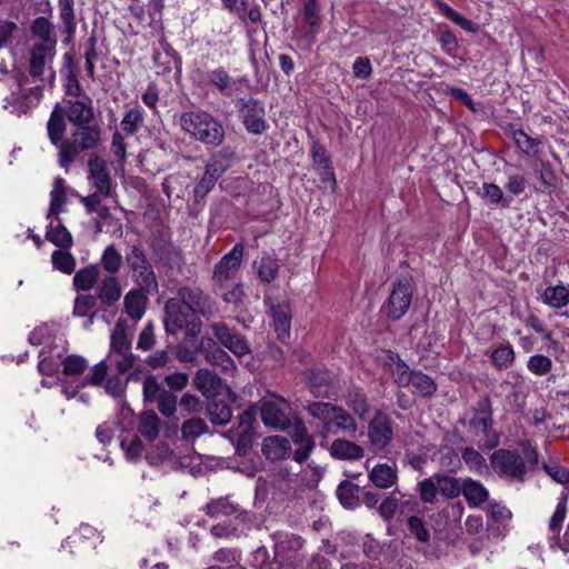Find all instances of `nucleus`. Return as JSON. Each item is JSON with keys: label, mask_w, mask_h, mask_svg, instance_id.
Returning a JSON list of instances; mask_svg holds the SVG:
<instances>
[{"label": "nucleus", "mask_w": 569, "mask_h": 569, "mask_svg": "<svg viewBox=\"0 0 569 569\" xmlns=\"http://www.w3.org/2000/svg\"><path fill=\"white\" fill-rule=\"evenodd\" d=\"M52 264L63 273L71 274L76 269V260L70 251H52Z\"/></svg>", "instance_id": "bf43d9fd"}, {"label": "nucleus", "mask_w": 569, "mask_h": 569, "mask_svg": "<svg viewBox=\"0 0 569 569\" xmlns=\"http://www.w3.org/2000/svg\"><path fill=\"white\" fill-rule=\"evenodd\" d=\"M243 259V251H229L214 266L212 273L213 291L219 293L224 287V282L231 280L238 273Z\"/></svg>", "instance_id": "ddd939ff"}, {"label": "nucleus", "mask_w": 569, "mask_h": 569, "mask_svg": "<svg viewBox=\"0 0 569 569\" xmlns=\"http://www.w3.org/2000/svg\"><path fill=\"white\" fill-rule=\"evenodd\" d=\"M528 370L536 376H545L552 369V361L545 355L531 356L527 362Z\"/></svg>", "instance_id": "e2e57ef3"}, {"label": "nucleus", "mask_w": 569, "mask_h": 569, "mask_svg": "<svg viewBox=\"0 0 569 569\" xmlns=\"http://www.w3.org/2000/svg\"><path fill=\"white\" fill-rule=\"evenodd\" d=\"M461 458L470 470L481 473L487 469L485 457L472 447H466L461 451Z\"/></svg>", "instance_id": "4d7b16f0"}, {"label": "nucleus", "mask_w": 569, "mask_h": 569, "mask_svg": "<svg viewBox=\"0 0 569 569\" xmlns=\"http://www.w3.org/2000/svg\"><path fill=\"white\" fill-rule=\"evenodd\" d=\"M473 417L469 421V426L483 435H487L493 426L492 402L488 395L479 398L473 409Z\"/></svg>", "instance_id": "6ab92c4d"}, {"label": "nucleus", "mask_w": 569, "mask_h": 569, "mask_svg": "<svg viewBox=\"0 0 569 569\" xmlns=\"http://www.w3.org/2000/svg\"><path fill=\"white\" fill-rule=\"evenodd\" d=\"M491 362L498 369L509 368L515 361V351L510 345H500L491 352Z\"/></svg>", "instance_id": "603ef678"}, {"label": "nucleus", "mask_w": 569, "mask_h": 569, "mask_svg": "<svg viewBox=\"0 0 569 569\" xmlns=\"http://www.w3.org/2000/svg\"><path fill=\"white\" fill-rule=\"evenodd\" d=\"M206 77L208 83L214 87L222 96H230L233 80L223 67L208 71Z\"/></svg>", "instance_id": "58836bf2"}, {"label": "nucleus", "mask_w": 569, "mask_h": 569, "mask_svg": "<svg viewBox=\"0 0 569 569\" xmlns=\"http://www.w3.org/2000/svg\"><path fill=\"white\" fill-rule=\"evenodd\" d=\"M369 481L378 489H389L398 482V469L396 463H377L368 470Z\"/></svg>", "instance_id": "5701e85b"}, {"label": "nucleus", "mask_w": 569, "mask_h": 569, "mask_svg": "<svg viewBox=\"0 0 569 569\" xmlns=\"http://www.w3.org/2000/svg\"><path fill=\"white\" fill-rule=\"evenodd\" d=\"M234 104L241 123L249 133L260 136L269 129L263 101L253 97H240L237 98Z\"/></svg>", "instance_id": "20e7f679"}, {"label": "nucleus", "mask_w": 569, "mask_h": 569, "mask_svg": "<svg viewBox=\"0 0 569 569\" xmlns=\"http://www.w3.org/2000/svg\"><path fill=\"white\" fill-rule=\"evenodd\" d=\"M418 492L420 500L423 503H435L437 500V495L439 493L438 482L435 479V475L429 478L421 480L418 483Z\"/></svg>", "instance_id": "5fc2aeb1"}, {"label": "nucleus", "mask_w": 569, "mask_h": 569, "mask_svg": "<svg viewBox=\"0 0 569 569\" xmlns=\"http://www.w3.org/2000/svg\"><path fill=\"white\" fill-rule=\"evenodd\" d=\"M143 113L140 107L131 108L128 110L121 121L122 130L127 134H134L138 131L139 124L142 122Z\"/></svg>", "instance_id": "680f3d73"}, {"label": "nucleus", "mask_w": 569, "mask_h": 569, "mask_svg": "<svg viewBox=\"0 0 569 569\" xmlns=\"http://www.w3.org/2000/svg\"><path fill=\"white\" fill-rule=\"evenodd\" d=\"M330 455L340 460H357L365 456V450L356 442L336 439L330 446Z\"/></svg>", "instance_id": "c85d7f7f"}, {"label": "nucleus", "mask_w": 569, "mask_h": 569, "mask_svg": "<svg viewBox=\"0 0 569 569\" xmlns=\"http://www.w3.org/2000/svg\"><path fill=\"white\" fill-rule=\"evenodd\" d=\"M162 191L167 196L169 202L172 197L180 198L183 187V177L179 173L167 176L162 181Z\"/></svg>", "instance_id": "052dcab7"}, {"label": "nucleus", "mask_w": 569, "mask_h": 569, "mask_svg": "<svg viewBox=\"0 0 569 569\" xmlns=\"http://www.w3.org/2000/svg\"><path fill=\"white\" fill-rule=\"evenodd\" d=\"M437 41L446 54L456 58L459 48L458 39L449 28H446L439 33Z\"/></svg>", "instance_id": "0e129e2a"}, {"label": "nucleus", "mask_w": 569, "mask_h": 569, "mask_svg": "<svg viewBox=\"0 0 569 569\" xmlns=\"http://www.w3.org/2000/svg\"><path fill=\"white\" fill-rule=\"evenodd\" d=\"M88 179L102 197L112 193V181L107 162L98 154H91L88 160Z\"/></svg>", "instance_id": "2eb2a0df"}, {"label": "nucleus", "mask_w": 569, "mask_h": 569, "mask_svg": "<svg viewBox=\"0 0 569 569\" xmlns=\"http://www.w3.org/2000/svg\"><path fill=\"white\" fill-rule=\"evenodd\" d=\"M142 396L146 403H157L160 413L167 418L177 411L178 398L167 390L154 375H147L142 383Z\"/></svg>", "instance_id": "39448f33"}, {"label": "nucleus", "mask_w": 569, "mask_h": 569, "mask_svg": "<svg viewBox=\"0 0 569 569\" xmlns=\"http://www.w3.org/2000/svg\"><path fill=\"white\" fill-rule=\"evenodd\" d=\"M337 407L330 402L312 401L307 406V411L330 428Z\"/></svg>", "instance_id": "49530a36"}, {"label": "nucleus", "mask_w": 569, "mask_h": 569, "mask_svg": "<svg viewBox=\"0 0 569 569\" xmlns=\"http://www.w3.org/2000/svg\"><path fill=\"white\" fill-rule=\"evenodd\" d=\"M490 463L499 476L523 482L527 468L523 458L516 450L498 449L490 456Z\"/></svg>", "instance_id": "0eeeda50"}, {"label": "nucleus", "mask_w": 569, "mask_h": 569, "mask_svg": "<svg viewBox=\"0 0 569 569\" xmlns=\"http://www.w3.org/2000/svg\"><path fill=\"white\" fill-rule=\"evenodd\" d=\"M289 409V403L283 398L263 401L260 408L261 420L266 427L287 430L291 428V419L287 412Z\"/></svg>", "instance_id": "f8f14e48"}, {"label": "nucleus", "mask_w": 569, "mask_h": 569, "mask_svg": "<svg viewBox=\"0 0 569 569\" xmlns=\"http://www.w3.org/2000/svg\"><path fill=\"white\" fill-rule=\"evenodd\" d=\"M462 488L461 495H463L469 507H479L489 499V491L478 480L469 477L465 478Z\"/></svg>", "instance_id": "cd10ccee"}, {"label": "nucleus", "mask_w": 569, "mask_h": 569, "mask_svg": "<svg viewBox=\"0 0 569 569\" xmlns=\"http://www.w3.org/2000/svg\"><path fill=\"white\" fill-rule=\"evenodd\" d=\"M63 373L67 376H81L88 368V361L86 358L78 355H69L63 361Z\"/></svg>", "instance_id": "6e6d98bb"}, {"label": "nucleus", "mask_w": 569, "mask_h": 569, "mask_svg": "<svg viewBox=\"0 0 569 569\" xmlns=\"http://www.w3.org/2000/svg\"><path fill=\"white\" fill-rule=\"evenodd\" d=\"M253 267L258 278L262 282L270 283L273 281L280 270V262L274 253L264 252L259 259H256Z\"/></svg>", "instance_id": "bb28decb"}, {"label": "nucleus", "mask_w": 569, "mask_h": 569, "mask_svg": "<svg viewBox=\"0 0 569 569\" xmlns=\"http://www.w3.org/2000/svg\"><path fill=\"white\" fill-rule=\"evenodd\" d=\"M399 507V500L396 497V492L388 495L378 506L379 516L387 522L391 521Z\"/></svg>", "instance_id": "338daca9"}, {"label": "nucleus", "mask_w": 569, "mask_h": 569, "mask_svg": "<svg viewBox=\"0 0 569 569\" xmlns=\"http://www.w3.org/2000/svg\"><path fill=\"white\" fill-rule=\"evenodd\" d=\"M509 131L516 146L523 153L529 156L537 152V147L540 144L539 139L530 137L522 129L516 128L515 124L509 126Z\"/></svg>", "instance_id": "37998d69"}, {"label": "nucleus", "mask_w": 569, "mask_h": 569, "mask_svg": "<svg viewBox=\"0 0 569 569\" xmlns=\"http://www.w3.org/2000/svg\"><path fill=\"white\" fill-rule=\"evenodd\" d=\"M138 431L148 441L157 439L160 431V419L154 410H144L139 415Z\"/></svg>", "instance_id": "7c9ffc66"}, {"label": "nucleus", "mask_w": 569, "mask_h": 569, "mask_svg": "<svg viewBox=\"0 0 569 569\" xmlns=\"http://www.w3.org/2000/svg\"><path fill=\"white\" fill-rule=\"evenodd\" d=\"M57 53V47L34 43L30 51L29 74L33 78H41L47 61H51Z\"/></svg>", "instance_id": "b1692460"}, {"label": "nucleus", "mask_w": 569, "mask_h": 569, "mask_svg": "<svg viewBox=\"0 0 569 569\" xmlns=\"http://www.w3.org/2000/svg\"><path fill=\"white\" fill-rule=\"evenodd\" d=\"M26 81L27 76L19 73L17 76L18 90L13 91L7 99L8 103L13 107V112L18 116L27 114L32 107L39 103L43 94L40 86L23 88Z\"/></svg>", "instance_id": "9d476101"}, {"label": "nucleus", "mask_w": 569, "mask_h": 569, "mask_svg": "<svg viewBox=\"0 0 569 569\" xmlns=\"http://www.w3.org/2000/svg\"><path fill=\"white\" fill-rule=\"evenodd\" d=\"M63 103L62 111L73 127L94 122L92 99L89 96H84L83 99L63 100Z\"/></svg>", "instance_id": "4468645a"}, {"label": "nucleus", "mask_w": 569, "mask_h": 569, "mask_svg": "<svg viewBox=\"0 0 569 569\" xmlns=\"http://www.w3.org/2000/svg\"><path fill=\"white\" fill-rule=\"evenodd\" d=\"M99 277V267L90 264L80 269L73 277V286L78 291H87L92 288Z\"/></svg>", "instance_id": "c03bdc74"}, {"label": "nucleus", "mask_w": 569, "mask_h": 569, "mask_svg": "<svg viewBox=\"0 0 569 569\" xmlns=\"http://www.w3.org/2000/svg\"><path fill=\"white\" fill-rule=\"evenodd\" d=\"M131 351V341L128 338L126 327L118 321L110 337L109 359H113L116 355H128Z\"/></svg>", "instance_id": "2f4dec72"}, {"label": "nucleus", "mask_w": 569, "mask_h": 569, "mask_svg": "<svg viewBox=\"0 0 569 569\" xmlns=\"http://www.w3.org/2000/svg\"><path fill=\"white\" fill-rule=\"evenodd\" d=\"M216 182H213L211 179H207L204 177H201L194 188H193V196H192V203L190 206L191 213H199L206 204V197L208 193L214 188Z\"/></svg>", "instance_id": "4c0bfd02"}, {"label": "nucleus", "mask_w": 569, "mask_h": 569, "mask_svg": "<svg viewBox=\"0 0 569 569\" xmlns=\"http://www.w3.org/2000/svg\"><path fill=\"white\" fill-rule=\"evenodd\" d=\"M393 436L392 421L387 413L378 410L368 425V442L373 453L386 450Z\"/></svg>", "instance_id": "6e6552de"}, {"label": "nucleus", "mask_w": 569, "mask_h": 569, "mask_svg": "<svg viewBox=\"0 0 569 569\" xmlns=\"http://www.w3.org/2000/svg\"><path fill=\"white\" fill-rule=\"evenodd\" d=\"M331 383L332 376L328 370L311 369L308 371V385L315 397H328V390Z\"/></svg>", "instance_id": "c756f323"}, {"label": "nucleus", "mask_w": 569, "mask_h": 569, "mask_svg": "<svg viewBox=\"0 0 569 569\" xmlns=\"http://www.w3.org/2000/svg\"><path fill=\"white\" fill-rule=\"evenodd\" d=\"M347 399H348V406L360 418H363L368 413L369 405H368L367 397L363 392H361L359 390L350 391L348 393Z\"/></svg>", "instance_id": "69168bd1"}, {"label": "nucleus", "mask_w": 569, "mask_h": 569, "mask_svg": "<svg viewBox=\"0 0 569 569\" xmlns=\"http://www.w3.org/2000/svg\"><path fill=\"white\" fill-rule=\"evenodd\" d=\"M436 6L447 19L451 20L453 23L462 28L465 31L471 33L478 32L479 26L477 23L458 13L446 2L437 0Z\"/></svg>", "instance_id": "ea45409f"}, {"label": "nucleus", "mask_w": 569, "mask_h": 569, "mask_svg": "<svg viewBox=\"0 0 569 569\" xmlns=\"http://www.w3.org/2000/svg\"><path fill=\"white\" fill-rule=\"evenodd\" d=\"M409 532L420 542H428L430 539V531L426 521L418 516H410L407 519Z\"/></svg>", "instance_id": "13d9d810"}, {"label": "nucleus", "mask_w": 569, "mask_h": 569, "mask_svg": "<svg viewBox=\"0 0 569 569\" xmlns=\"http://www.w3.org/2000/svg\"><path fill=\"white\" fill-rule=\"evenodd\" d=\"M206 432H208V425L198 417L186 420L181 426V437L187 441L194 440Z\"/></svg>", "instance_id": "09e8293b"}, {"label": "nucleus", "mask_w": 569, "mask_h": 569, "mask_svg": "<svg viewBox=\"0 0 569 569\" xmlns=\"http://www.w3.org/2000/svg\"><path fill=\"white\" fill-rule=\"evenodd\" d=\"M478 194L485 199L488 204L502 209L510 208L513 201L512 197L505 196L502 189L492 182H483L482 192H478Z\"/></svg>", "instance_id": "473e14b6"}, {"label": "nucleus", "mask_w": 569, "mask_h": 569, "mask_svg": "<svg viewBox=\"0 0 569 569\" xmlns=\"http://www.w3.org/2000/svg\"><path fill=\"white\" fill-rule=\"evenodd\" d=\"M264 305L270 309L277 338L284 341L289 337L291 328L290 303L287 300H274L270 297H264Z\"/></svg>", "instance_id": "dca6fc26"}, {"label": "nucleus", "mask_w": 569, "mask_h": 569, "mask_svg": "<svg viewBox=\"0 0 569 569\" xmlns=\"http://www.w3.org/2000/svg\"><path fill=\"white\" fill-rule=\"evenodd\" d=\"M542 298L545 303L553 308H560L569 301V289L563 286L548 287Z\"/></svg>", "instance_id": "3c124183"}, {"label": "nucleus", "mask_w": 569, "mask_h": 569, "mask_svg": "<svg viewBox=\"0 0 569 569\" xmlns=\"http://www.w3.org/2000/svg\"><path fill=\"white\" fill-rule=\"evenodd\" d=\"M198 351L212 366H217L226 375L233 376L237 370L233 359L223 350L218 342L210 337H201L198 343Z\"/></svg>", "instance_id": "9b49d317"}, {"label": "nucleus", "mask_w": 569, "mask_h": 569, "mask_svg": "<svg viewBox=\"0 0 569 569\" xmlns=\"http://www.w3.org/2000/svg\"><path fill=\"white\" fill-rule=\"evenodd\" d=\"M213 339L237 357L251 352L250 346L244 336L236 329L230 328L226 322L219 321L210 325Z\"/></svg>", "instance_id": "1a4fd4ad"}, {"label": "nucleus", "mask_w": 569, "mask_h": 569, "mask_svg": "<svg viewBox=\"0 0 569 569\" xmlns=\"http://www.w3.org/2000/svg\"><path fill=\"white\" fill-rule=\"evenodd\" d=\"M30 33L40 41L37 44L57 47L58 39L54 32V26L43 16L37 17L30 26Z\"/></svg>", "instance_id": "393cba45"}, {"label": "nucleus", "mask_w": 569, "mask_h": 569, "mask_svg": "<svg viewBox=\"0 0 569 569\" xmlns=\"http://www.w3.org/2000/svg\"><path fill=\"white\" fill-rule=\"evenodd\" d=\"M413 297L412 279L402 277L397 279L387 302L383 305L387 316L393 321L400 320L409 310Z\"/></svg>", "instance_id": "423d86ee"}, {"label": "nucleus", "mask_w": 569, "mask_h": 569, "mask_svg": "<svg viewBox=\"0 0 569 569\" xmlns=\"http://www.w3.org/2000/svg\"><path fill=\"white\" fill-rule=\"evenodd\" d=\"M207 416L213 425L224 426L232 418V409L222 400L212 401L207 406Z\"/></svg>", "instance_id": "a19ab883"}, {"label": "nucleus", "mask_w": 569, "mask_h": 569, "mask_svg": "<svg viewBox=\"0 0 569 569\" xmlns=\"http://www.w3.org/2000/svg\"><path fill=\"white\" fill-rule=\"evenodd\" d=\"M127 261L141 288L149 291L150 288L157 287L156 274L143 251H131L127 256Z\"/></svg>", "instance_id": "a211bd4d"}, {"label": "nucleus", "mask_w": 569, "mask_h": 569, "mask_svg": "<svg viewBox=\"0 0 569 569\" xmlns=\"http://www.w3.org/2000/svg\"><path fill=\"white\" fill-rule=\"evenodd\" d=\"M331 426L342 432L355 433L357 431L356 420L342 408L337 407L332 417Z\"/></svg>", "instance_id": "864d4df0"}, {"label": "nucleus", "mask_w": 569, "mask_h": 569, "mask_svg": "<svg viewBox=\"0 0 569 569\" xmlns=\"http://www.w3.org/2000/svg\"><path fill=\"white\" fill-rule=\"evenodd\" d=\"M262 455L271 462L288 459L292 453L291 442L282 436H270L263 439Z\"/></svg>", "instance_id": "aec40b11"}, {"label": "nucleus", "mask_w": 569, "mask_h": 569, "mask_svg": "<svg viewBox=\"0 0 569 569\" xmlns=\"http://www.w3.org/2000/svg\"><path fill=\"white\" fill-rule=\"evenodd\" d=\"M206 515L210 518L222 516H232L238 512V507L231 503L227 498L211 500L204 507Z\"/></svg>", "instance_id": "8fccbe9b"}, {"label": "nucleus", "mask_w": 569, "mask_h": 569, "mask_svg": "<svg viewBox=\"0 0 569 569\" xmlns=\"http://www.w3.org/2000/svg\"><path fill=\"white\" fill-rule=\"evenodd\" d=\"M164 329L169 335L184 330L187 336L196 337L201 331V321L198 313L176 298L169 299L164 305Z\"/></svg>", "instance_id": "7ed1b4c3"}, {"label": "nucleus", "mask_w": 569, "mask_h": 569, "mask_svg": "<svg viewBox=\"0 0 569 569\" xmlns=\"http://www.w3.org/2000/svg\"><path fill=\"white\" fill-rule=\"evenodd\" d=\"M121 297L120 283L114 277H107L98 287V299L102 305L113 306Z\"/></svg>", "instance_id": "c9c22d12"}, {"label": "nucleus", "mask_w": 569, "mask_h": 569, "mask_svg": "<svg viewBox=\"0 0 569 569\" xmlns=\"http://www.w3.org/2000/svg\"><path fill=\"white\" fill-rule=\"evenodd\" d=\"M46 238L59 249H69L72 243L70 232L59 220L56 226H53V222H50Z\"/></svg>", "instance_id": "a18cd8bd"}, {"label": "nucleus", "mask_w": 569, "mask_h": 569, "mask_svg": "<svg viewBox=\"0 0 569 569\" xmlns=\"http://www.w3.org/2000/svg\"><path fill=\"white\" fill-rule=\"evenodd\" d=\"M58 6L59 18L61 21L60 30L63 34L62 43L64 46H70L73 43L77 31L73 0H59Z\"/></svg>", "instance_id": "4be33fe9"}, {"label": "nucleus", "mask_w": 569, "mask_h": 569, "mask_svg": "<svg viewBox=\"0 0 569 569\" xmlns=\"http://www.w3.org/2000/svg\"><path fill=\"white\" fill-rule=\"evenodd\" d=\"M146 297L139 290H130L124 297L127 315L133 320H140L144 313Z\"/></svg>", "instance_id": "79ce46f5"}, {"label": "nucleus", "mask_w": 569, "mask_h": 569, "mask_svg": "<svg viewBox=\"0 0 569 569\" xmlns=\"http://www.w3.org/2000/svg\"><path fill=\"white\" fill-rule=\"evenodd\" d=\"M177 300L186 305L197 313L204 317L213 315L216 307L210 301L209 297L198 287H181L178 290Z\"/></svg>", "instance_id": "f3484780"}, {"label": "nucleus", "mask_w": 569, "mask_h": 569, "mask_svg": "<svg viewBox=\"0 0 569 569\" xmlns=\"http://www.w3.org/2000/svg\"><path fill=\"white\" fill-rule=\"evenodd\" d=\"M181 130L207 148L220 147L226 138L222 122L204 110H190L180 114Z\"/></svg>", "instance_id": "f257e3e1"}, {"label": "nucleus", "mask_w": 569, "mask_h": 569, "mask_svg": "<svg viewBox=\"0 0 569 569\" xmlns=\"http://www.w3.org/2000/svg\"><path fill=\"white\" fill-rule=\"evenodd\" d=\"M389 359L395 363V368L391 370L393 381L400 388L409 387L415 370H411L398 353L390 352Z\"/></svg>", "instance_id": "e433bc0d"}, {"label": "nucleus", "mask_w": 569, "mask_h": 569, "mask_svg": "<svg viewBox=\"0 0 569 569\" xmlns=\"http://www.w3.org/2000/svg\"><path fill=\"white\" fill-rule=\"evenodd\" d=\"M435 479L438 482L439 493L447 499H455L463 491V479L451 477L441 472L435 473Z\"/></svg>", "instance_id": "f704fd0d"}, {"label": "nucleus", "mask_w": 569, "mask_h": 569, "mask_svg": "<svg viewBox=\"0 0 569 569\" xmlns=\"http://www.w3.org/2000/svg\"><path fill=\"white\" fill-rule=\"evenodd\" d=\"M410 385L422 397H431L437 392L438 389L435 380L430 376L423 373L421 370L413 371V377L410 381Z\"/></svg>", "instance_id": "de8ad7c7"}, {"label": "nucleus", "mask_w": 569, "mask_h": 569, "mask_svg": "<svg viewBox=\"0 0 569 569\" xmlns=\"http://www.w3.org/2000/svg\"><path fill=\"white\" fill-rule=\"evenodd\" d=\"M194 386L204 397L209 398L220 391L222 380L209 369H199L194 377Z\"/></svg>", "instance_id": "a878e982"}, {"label": "nucleus", "mask_w": 569, "mask_h": 569, "mask_svg": "<svg viewBox=\"0 0 569 569\" xmlns=\"http://www.w3.org/2000/svg\"><path fill=\"white\" fill-rule=\"evenodd\" d=\"M66 114L62 111V104L56 103L53 107L49 120L47 122V131L50 142L60 150L64 148L66 139H63L66 132Z\"/></svg>", "instance_id": "412c9836"}, {"label": "nucleus", "mask_w": 569, "mask_h": 569, "mask_svg": "<svg viewBox=\"0 0 569 569\" xmlns=\"http://www.w3.org/2000/svg\"><path fill=\"white\" fill-rule=\"evenodd\" d=\"M101 144L102 129L96 121L74 127L71 138L66 139L64 148L58 152L59 166L69 170L81 152L96 150Z\"/></svg>", "instance_id": "f03ea898"}, {"label": "nucleus", "mask_w": 569, "mask_h": 569, "mask_svg": "<svg viewBox=\"0 0 569 569\" xmlns=\"http://www.w3.org/2000/svg\"><path fill=\"white\" fill-rule=\"evenodd\" d=\"M108 366L106 360L100 361L96 366H93L91 373L88 375L82 381L81 387H86L87 385L91 386H101L108 378Z\"/></svg>", "instance_id": "774afa93"}, {"label": "nucleus", "mask_w": 569, "mask_h": 569, "mask_svg": "<svg viewBox=\"0 0 569 569\" xmlns=\"http://www.w3.org/2000/svg\"><path fill=\"white\" fill-rule=\"evenodd\" d=\"M337 498L346 509H356L360 503V487L349 480H343L337 488Z\"/></svg>", "instance_id": "72a5a7b5"}]
</instances>
